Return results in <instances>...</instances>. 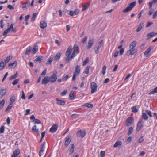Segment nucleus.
Masks as SVG:
<instances>
[{"label": "nucleus", "mask_w": 157, "mask_h": 157, "mask_svg": "<svg viewBox=\"0 0 157 157\" xmlns=\"http://www.w3.org/2000/svg\"><path fill=\"white\" fill-rule=\"evenodd\" d=\"M72 51V47L69 46L67 48L66 52V55L67 56L65 59V63H67L71 59V56L70 57V54Z\"/></svg>", "instance_id": "1"}, {"label": "nucleus", "mask_w": 157, "mask_h": 157, "mask_svg": "<svg viewBox=\"0 0 157 157\" xmlns=\"http://www.w3.org/2000/svg\"><path fill=\"white\" fill-rule=\"evenodd\" d=\"M74 50L72 53L71 56V60L73 58L76 56V55L78 53L79 50V47L78 45H75L73 48Z\"/></svg>", "instance_id": "2"}, {"label": "nucleus", "mask_w": 157, "mask_h": 157, "mask_svg": "<svg viewBox=\"0 0 157 157\" xmlns=\"http://www.w3.org/2000/svg\"><path fill=\"white\" fill-rule=\"evenodd\" d=\"M136 2H134L130 3L129 6L124 10L123 12L126 13L130 11L135 6Z\"/></svg>", "instance_id": "3"}, {"label": "nucleus", "mask_w": 157, "mask_h": 157, "mask_svg": "<svg viewBox=\"0 0 157 157\" xmlns=\"http://www.w3.org/2000/svg\"><path fill=\"white\" fill-rule=\"evenodd\" d=\"M136 2H134L130 3L129 6L124 10L123 12L126 13L130 11L135 6Z\"/></svg>", "instance_id": "4"}, {"label": "nucleus", "mask_w": 157, "mask_h": 157, "mask_svg": "<svg viewBox=\"0 0 157 157\" xmlns=\"http://www.w3.org/2000/svg\"><path fill=\"white\" fill-rule=\"evenodd\" d=\"M57 73L56 71H55L53 74L49 77V80L51 83H53L56 81L57 79V76L56 74Z\"/></svg>", "instance_id": "5"}, {"label": "nucleus", "mask_w": 157, "mask_h": 157, "mask_svg": "<svg viewBox=\"0 0 157 157\" xmlns=\"http://www.w3.org/2000/svg\"><path fill=\"white\" fill-rule=\"evenodd\" d=\"M143 123L142 119H139L138 122L137 124L136 127V131H139L143 127Z\"/></svg>", "instance_id": "6"}, {"label": "nucleus", "mask_w": 157, "mask_h": 157, "mask_svg": "<svg viewBox=\"0 0 157 157\" xmlns=\"http://www.w3.org/2000/svg\"><path fill=\"white\" fill-rule=\"evenodd\" d=\"M86 132L85 131L79 130L76 133V135L78 137H83L86 135Z\"/></svg>", "instance_id": "7"}, {"label": "nucleus", "mask_w": 157, "mask_h": 157, "mask_svg": "<svg viewBox=\"0 0 157 157\" xmlns=\"http://www.w3.org/2000/svg\"><path fill=\"white\" fill-rule=\"evenodd\" d=\"M91 93H93L95 92L97 89V85L94 82H92L91 84Z\"/></svg>", "instance_id": "8"}, {"label": "nucleus", "mask_w": 157, "mask_h": 157, "mask_svg": "<svg viewBox=\"0 0 157 157\" xmlns=\"http://www.w3.org/2000/svg\"><path fill=\"white\" fill-rule=\"evenodd\" d=\"M6 89L3 88H1L0 90V98H2L4 96L6 92Z\"/></svg>", "instance_id": "9"}, {"label": "nucleus", "mask_w": 157, "mask_h": 157, "mask_svg": "<svg viewBox=\"0 0 157 157\" xmlns=\"http://www.w3.org/2000/svg\"><path fill=\"white\" fill-rule=\"evenodd\" d=\"M58 126L56 124L53 125L50 129V131L51 133H54L56 131L57 129Z\"/></svg>", "instance_id": "10"}, {"label": "nucleus", "mask_w": 157, "mask_h": 157, "mask_svg": "<svg viewBox=\"0 0 157 157\" xmlns=\"http://www.w3.org/2000/svg\"><path fill=\"white\" fill-rule=\"evenodd\" d=\"M71 141V138L69 136H68L65 138V140L64 143V145L65 146H67L70 143Z\"/></svg>", "instance_id": "11"}, {"label": "nucleus", "mask_w": 157, "mask_h": 157, "mask_svg": "<svg viewBox=\"0 0 157 157\" xmlns=\"http://www.w3.org/2000/svg\"><path fill=\"white\" fill-rule=\"evenodd\" d=\"M157 35V33H156L154 32H152L149 33L147 35V40H148V39L151 38V37L155 36V35Z\"/></svg>", "instance_id": "12"}, {"label": "nucleus", "mask_w": 157, "mask_h": 157, "mask_svg": "<svg viewBox=\"0 0 157 157\" xmlns=\"http://www.w3.org/2000/svg\"><path fill=\"white\" fill-rule=\"evenodd\" d=\"M56 100L57 101L56 104L57 105H63L65 103V101L64 100L59 99L58 98H56Z\"/></svg>", "instance_id": "13"}, {"label": "nucleus", "mask_w": 157, "mask_h": 157, "mask_svg": "<svg viewBox=\"0 0 157 157\" xmlns=\"http://www.w3.org/2000/svg\"><path fill=\"white\" fill-rule=\"evenodd\" d=\"M133 120L130 117L128 118L126 120V125L127 126H130L132 123Z\"/></svg>", "instance_id": "14"}, {"label": "nucleus", "mask_w": 157, "mask_h": 157, "mask_svg": "<svg viewBox=\"0 0 157 157\" xmlns=\"http://www.w3.org/2000/svg\"><path fill=\"white\" fill-rule=\"evenodd\" d=\"M49 81H50L49 77L48 76H46L43 79L42 81V84H46Z\"/></svg>", "instance_id": "15"}, {"label": "nucleus", "mask_w": 157, "mask_h": 157, "mask_svg": "<svg viewBox=\"0 0 157 157\" xmlns=\"http://www.w3.org/2000/svg\"><path fill=\"white\" fill-rule=\"evenodd\" d=\"M40 25L41 28L44 29L47 27V23L44 21H42L40 22Z\"/></svg>", "instance_id": "16"}, {"label": "nucleus", "mask_w": 157, "mask_h": 157, "mask_svg": "<svg viewBox=\"0 0 157 157\" xmlns=\"http://www.w3.org/2000/svg\"><path fill=\"white\" fill-rule=\"evenodd\" d=\"M80 71V67L79 65H77L75 68V70L74 72V74L78 75Z\"/></svg>", "instance_id": "17"}, {"label": "nucleus", "mask_w": 157, "mask_h": 157, "mask_svg": "<svg viewBox=\"0 0 157 157\" xmlns=\"http://www.w3.org/2000/svg\"><path fill=\"white\" fill-rule=\"evenodd\" d=\"M136 52V51L134 49H130L127 52V54L128 56L133 55Z\"/></svg>", "instance_id": "18"}, {"label": "nucleus", "mask_w": 157, "mask_h": 157, "mask_svg": "<svg viewBox=\"0 0 157 157\" xmlns=\"http://www.w3.org/2000/svg\"><path fill=\"white\" fill-rule=\"evenodd\" d=\"M94 43V40L93 39L90 40L88 41V44L87 46V49H90L91 47Z\"/></svg>", "instance_id": "19"}, {"label": "nucleus", "mask_w": 157, "mask_h": 157, "mask_svg": "<svg viewBox=\"0 0 157 157\" xmlns=\"http://www.w3.org/2000/svg\"><path fill=\"white\" fill-rule=\"evenodd\" d=\"M30 2L29 1L22 4V8L24 10L27 8L29 6Z\"/></svg>", "instance_id": "20"}, {"label": "nucleus", "mask_w": 157, "mask_h": 157, "mask_svg": "<svg viewBox=\"0 0 157 157\" xmlns=\"http://www.w3.org/2000/svg\"><path fill=\"white\" fill-rule=\"evenodd\" d=\"M136 41H134L132 42L130 44V49H134V48L136 46Z\"/></svg>", "instance_id": "21"}, {"label": "nucleus", "mask_w": 157, "mask_h": 157, "mask_svg": "<svg viewBox=\"0 0 157 157\" xmlns=\"http://www.w3.org/2000/svg\"><path fill=\"white\" fill-rule=\"evenodd\" d=\"M90 2L87 3L86 4L82 5V11H83L87 9L90 6Z\"/></svg>", "instance_id": "22"}, {"label": "nucleus", "mask_w": 157, "mask_h": 157, "mask_svg": "<svg viewBox=\"0 0 157 157\" xmlns=\"http://www.w3.org/2000/svg\"><path fill=\"white\" fill-rule=\"evenodd\" d=\"M17 61H14L13 63H10L8 64L9 66H11L12 67H15L17 66Z\"/></svg>", "instance_id": "23"}, {"label": "nucleus", "mask_w": 157, "mask_h": 157, "mask_svg": "<svg viewBox=\"0 0 157 157\" xmlns=\"http://www.w3.org/2000/svg\"><path fill=\"white\" fill-rule=\"evenodd\" d=\"M6 65V64L4 63L3 61L1 62L0 63V71L2 70Z\"/></svg>", "instance_id": "24"}, {"label": "nucleus", "mask_w": 157, "mask_h": 157, "mask_svg": "<svg viewBox=\"0 0 157 157\" xmlns=\"http://www.w3.org/2000/svg\"><path fill=\"white\" fill-rule=\"evenodd\" d=\"M60 53L59 52H58L55 56L54 58V60L56 61L58 60L60 58Z\"/></svg>", "instance_id": "25"}, {"label": "nucleus", "mask_w": 157, "mask_h": 157, "mask_svg": "<svg viewBox=\"0 0 157 157\" xmlns=\"http://www.w3.org/2000/svg\"><path fill=\"white\" fill-rule=\"evenodd\" d=\"M20 153V151L19 150L17 149L14 151L13 155L17 157L19 154Z\"/></svg>", "instance_id": "26"}, {"label": "nucleus", "mask_w": 157, "mask_h": 157, "mask_svg": "<svg viewBox=\"0 0 157 157\" xmlns=\"http://www.w3.org/2000/svg\"><path fill=\"white\" fill-rule=\"evenodd\" d=\"M38 50V47L37 45H35L32 49V51L33 54H35Z\"/></svg>", "instance_id": "27"}, {"label": "nucleus", "mask_w": 157, "mask_h": 157, "mask_svg": "<svg viewBox=\"0 0 157 157\" xmlns=\"http://www.w3.org/2000/svg\"><path fill=\"white\" fill-rule=\"evenodd\" d=\"M122 144V142L121 141H117L114 144L113 147L116 148L119 146H121Z\"/></svg>", "instance_id": "28"}, {"label": "nucleus", "mask_w": 157, "mask_h": 157, "mask_svg": "<svg viewBox=\"0 0 157 157\" xmlns=\"http://www.w3.org/2000/svg\"><path fill=\"white\" fill-rule=\"evenodd\" d=\"M151 49V47H149L148 48L145 52L144 54V56H145L148 55L150 52Z\"/></svg>", "instance_id": "29"}, {"label": "nucleus", "mask_w": 157, "mask_h": 157, "mask_svg": "<svg viewBox=\"0 0 157 157\" xmlns=\"http://www.w3.org/2000/svg\"><path fill=\"white\" fill-rule=\"evenodd\" d=\"M142 118L146 121L148 119V117L145 113H143L142 114Z\"/></svg>", "instance_id": "30"}, {"label": "nucleus", "mask_w": 157, "mask_h": 157, "mask_svg": "<svg viewBox=\"0 0 157 157\" xmlns=\"http://www.w3.org/2000/svg\"><path fill=\"white\" fill-rule=\"evenodd\" d=\"M15 97L14 96H12L10 98V105H12L15 101Z\"/></svg>", "instance_id": "31"}, {"label": "nucleus", "mask_w": 157, "mask_h": 157, "mask_svg": "<svg viewBox=\"0 0 157 157\" xmlns=\"http://www.w3.org/2000/svg\"><path fill=\"white\" fill-rule=\"evenodd\" d=\"M144 26V24L141 23L140 24L139 26L136 29V31L137 32H140L141 29Z\"/></svg>", "instance_id": "32"}, {"label": "nucleus", "mask_w": 157, "mask_h": 157, "mask_svg": "<svg viewBox=\"0 0 157 157\" xmlns=\"http://www.w3.org/2000/svg\"><path fill=\"white\" fill-rule=\"evenodd\" d=\"M12 58V57L10 56H7L4 60V63L6 65V63H8Z\"/></svg>", "instance_id": "33"}, {"label": "nucleus", "mask_w": 157, "mask_h": 157, "mask_svg": "<svg viewBox=\"0 0 157 157\" xmlns=\"http://www.w3.org/2000/svg\"><path fill=\"white\" fill-rule=\"evenodd\" d=\"M32 131L33 132L36 133L38 132V129L37 128L36 125H34L32 128Z\"/></svg>", "instance_id": "34"}, {"label": "nucleus", "mask_w": 157, "mask_h": 157, "mask_svg": "<svg viewBox=\"0 0 157 157\" xmlns=\"http://www.w3.org/2000/svg\"><path fill=\"white\" fill-rule=\"evenodd\" d=\"M5 103V100L3 99L0 101V109H2L4 107Z\"/></svg>", "instance_id": "35"}, {"label": "nucleus", "mask_w": 157, "mask_h": 157, "mask_svg": "<svg viewBox=\"0 0 157 157\" xmlns=\"http://www.w3.org/2000/svg\"><path fill=\"white\" fill-rule=\"evenodd\" d=\"M74 144H71V147L69 150V154H71L74 152Z\"/></svg>", "instance_id": "36"}, {"label": "nucleus", "mask_w": 157, "mask_h": 157, "mask_svg": "<svg viewBox=\"0 0 157 157\" xmlns=\"http://www.w3.org/2000/svg\"><path fill=\"white\" fill-rule=\"evenodd\" d=\"M31 49L32 48L30 46L27 48L26 50L25 54L26 55L29 54L30 53Z\"/></svg>", "instance_id": "37"}, {"label": "nucleus", "mask_w": 157, "mask_h": 157, "mask_svg": "<svg viewBox=\"0 0 157 157\" xmlns=\"http://www.w3.org/2000/svg\"><path fill=\"white\" fill-rule=\"evenodd\" d=\"M42 58V56H41V57H38L34 61L35 63H36L38 62H41Z\"/></svg>", "instance_id": "38"}, {"label": "nucleus", "mask_w": 157, "mask_h": 157, "mask_svg": "<svg viewBox=\"0 0 157 157\" xmlns=\"http://www.w3.org/2000/svg\"><path fill=\"white\" fill-rule=\"evenodd\" d=\"M37 13H34L33 14L31 19V21L32 22H33L35 21V19L37 16Z\"/></svg>", "instance_id": "39"}, {"label": "nucleus", "mask_w": 157, "mask_h": 157, "mask_svg": "<svg viewBox=\"0 0 157 157\" xmlns=\"http://www.w3.org/2000/svg\"><path fill=\"white\" fill-rule=\"evenodd\" d=\"M157 93V87L154 88L152 91L149 92V95H151L152 94L156 93Z\"/></svg>", "instance_id": "40"}, {"label": "nucleus", "mask_w": 157, "mask_h": 157, "mask_svg": "<svg viewBox=\"0 0 157 157\" xmlns=\"http://www.w3.org/2000/svg\"><path fill=\"white\" fill-rule=\"evenodd\" d=\"M69 97L70 98V99L72 100L74 99V92L73 91H71L69 94Z\"/></svg>", "instance_id": "41"}, {"label": "nucleus", "mask_w": 157, "mask_h": 157, "mask_svg": "<svg viewBox=\"0 0 157 157\" xmlns=\"http://www.w3.org/2000/svg\"><path fill=\"white\" fill-rule=\"evenodd\" d=\"M84 106L90 108H92L93 107V105L92 104L88 103H86L84 105Z\"/></svg>", "instance_id": "42"}, {"label": "nucleus", "mask_w": 157, "mask_h": 157, "mask_svg": "<svg viewBox=\"0 0 157 157\" xmlns=\"http://www.w3.org/2000/svg\"><path fill=\"white\" fill-rule=\"evenodd\" d=\"M17 73L16 72L14 75H12L10 78V80H11L12 79H14L17 76Z\"/></svg>", "instance_id": "43"}, {"label": "nucleus", "mask_w": 157, "mask_h": 157, "mask_svg": "<svg viewBox=\"0 0 157 157\" xmlns=\"http://www.w3.org/2000/svg\"><path fill=\"white\" fill-rule=\"evenodd\" d=\"M89 61V58L87 57L83 62V66L85 65Z\"/></svg>", "instance_id": "44"}, {"label": "nucleus", "mask_w": 157, "mask_h": 157, "mask_svg": "<svg viewBox=\"0 0 157 157\" xmlns=\"http://www.w3.org/2000/svg\"><path fill=\"white\" fill-rule=\"evenodd\" d=\"M44 148L43 147H41L40 151L39 153V155L40 157H41L42 153H43V152L44 150Z\"/></svg>", "instance_id": "45"}, {"label": "nucleus", "mask_w": 157, "mask_h": 157, "mask_svg": "<svg viewBox=\"0 0 157 157\" xmlns=\"http://www.w3.org/2000/svg\"><path fill=\"white\" fill-rule=\"evenodd\" d=\"M132 111L134 113H136L138 111V110L136 109V106H133L132 107Z\"/></svg>", "instance_id": "46"}, {"label": "nucleus", "mask_w": 157, "mask_h": 157, "mask_svg": "<svg viewBox=\"0 0 157 157\" xmlns=\"http://www.w3.org/2000/svg\"><path fill=\"white\" fill-rule=\"evenodd\" d=\"M107 67L105 66H104L103 67L102 69V74L103 75H105V71Z\"/></svg>", "instance_id": "47"}, {"label": "nucleus", "mask_w": 157, "mask_h": 157, "mask_svg": "<svg viewBox=\"0 0 157 157\" xmlns=\"http://www.w3.org/2000/svg\"><path fill=\"white\" fill-rule=\"evenodd\" d=\"M133 131V128L132 127H130L129 128L128 132V135H130L131 134Z\"/></svg>", "instance_id": "48"}, {"label": "nucleus", "mask_w": 157, "mask_h": 157, "mask_svg": "<svg viewBox=\"0 0 157 157\" xmlns=\"http://www.w3.org/2000/svg\"><path fill=\"white\" fill-rule=\"evenodd\" d=\"M5 129V127L4 126H2L0 128V133H3Z\"/></svg>", "instance_id": "49"}, {"label": "nucleus", "mask_w": 157, "mask_h": 157, "mask_svg": "<svg viewBox=\"0 0 157 157\" xmlns=\"http://www.w3.org/2000/svg\"><path fill=\"white\" fill-rule=\"evenodd\" d=\"M53 60V59L52 58H50L48 60L46 63V64L47 65H49L50 64Z\"/></svg>", "instance_id": "50"}, {"label": "nucleus", "mask_w": 157, "mask_h": 157, "mask_svg": "<svg viewBox=\"0 0 157 157\" xmlns=\"http://www.w3.org/2000/svg\"><path fill=\"white\" fill-rule=\"evenodd\" d=\"M10 105V104H9V105H8L5 111L6 112H7L8 111H9L10 109H11L12 106L11 105Z\"/></svg>", "instance_id": "51"}, {"label": "nucleus", "mask_w": 157, "mask_h": 157, "mask_svg": "<svg viewBox=\"0 0 157 157\" xmlns=\"http://www.w3.org/2000/svg\"><path fill=\"white\" fill-rule=\"evenodd\" d=\"M90 66H87L85 68V73L88 74L89 73V70L90 69Z\"/></svg>", "instance_id": "52"}, {"label": "nucleus", "mask_w": 157, "mask_h": 157, "mask_svg": "<svg viewBox=\"0 0 157 157\" xmlns=\"http://www.w3.org/2000/svg\"><path fill=\"white\" fill-rule=\"evenodd\" d=\"M19 79H17L14 80L12 82V84L14 85L17 84L18 82Z\"/></svg>", "instance_id": "53"}, {"label": "nucleus", "mask_w": 157, "mask_h": 157, "mask_svg": "<svg viewBox=\"0 0 157 157\" xmlns=\"http://www.w3.org/2000/svg\"><path fill=\"white\" fill-rule=\"evenodd\" d=\"M147 114L150 117H152V114H151V113L150 110H147L146 111Z\"/></svg>", "instance_id": "54"}, {"label": "nucleus", "mask_w": 157, "mask_h": 157, "mask_svg": "<svg viewBox=\"0 0 157 157\" xmlns=\"http://www.w3.org/2000/svg\"><path fill=\"white\" fill-rule=\"evenodd\" d=\"M33 121L36 124H40L41 123V121L39 119H35L33 120Z\"/></svg>", "instance_id": "55"}, {"label": "nucleus", "mask_w": 157, "mask_h": 157, "mask_svg": "<svg viewBox=\"0 0 157 157\" xmlns=\"http://www.w3.org/2000/svg\"><path fill=\"white\" fill-rule=\"evenodd\" d=\"M46 72H47L46 69H44L43 71L41 73V76H43L44 77L46 75Z\"/></svg>", "instance_id": "56"}, {"label": "nucleus", "mask_w": 157, "mask_h": 157, "mask_svg": "<svg viewBox=\"0 0 157 157\" xmlns=\"http://www.w3.org/2000/svg\"><path fill=\"white\" fill-rule=\"evenodd\" d=\"M67 90H64L63 92H62L61 93V96H63L67 94Z\"/></svg>", "instance_id": "57"}, {"label": "nucleus", "mask_w": 157, "mask_h": 157, "mask_svg": "<svg viewBox=\"0 0 157 157\" xmlns=\"http://www.w3.org/2000/svg\"><path fill=\"white\" fill-rule=\"evenodd\" d=\"M8 32H9L7 29L5 30L3 33V35L6 36L7 35V34L8 33Z\"/></svg>", "instance_id": "58"}, {"label": "nucleus", "mask_w": 157, "mask_h": 157, "mask_svg": "<svg viewBox=\"0 0 157 157\" xmlns=\"http://www.w3.org/2000/svg\"><path fill=\"white\" fill-rule=\"evenodd\" d=\"M87 36H85L84 38H83V39L82 40V42L84 43H85V42H86V40H87Z\"/></svg>", "instance_id": "59"}, {"label": "nucleus", "mask_w": 157, "mask_h": 157, "mask_svg": "<svg viewBox=\"0 0 157 157\" xmlns=\"http://www.w3.org/2000/svg\"><path fill=\"white\" fill-rule=\"evenodd\" d=\"M7 7L10 10H12L14 9V7L10 5H8Z\"/></svg>", "instance_id": "60"}, {"label": "nucleus", "mask_w": 157, "mask_h": 157, "mask_svg": "<svg viewBox=\"0 0 157 157\" xmlns=\"http://www.w3.org/2000/svg\"><path fill=\"white\" fill-rule=\"evenodd\" d=\"M100 155L101 157H104L105 155V151H101L100 152Z\"/></svg>", "instance_id": "61"}, {"label": "nucleus", "mask_w": 157, "mask_h": 157, "mask_svg": "<svg viewBox=\"0 0 157 157\" xmlns=\"http://www.w3.org/2000/svg\"><path fill=\"white\" fill-rule=\"evenodd\" d=\"M157 16V10L153 14L152 18L155 19L156 18Z\"/></svg>", "instance_id": "62"}, {"label": "nucleus", "mask_w": 157, "mask_h": 157, "mask_svg": "<svg viewBox=\"0 0 157 157\" xmlns=\"http://www.w3.org/2000/svg\"><path fill=\"white\" fill-rule=\"evenodd\" d=\"M124 52V48H122L120 50V53L121 55L123 54Z\"/></svg>", "instance_id": "63"}, {"label": "nucleus", "mask_w": 157, "mask_h": 157, "mask_svg": "<svg viewBox=\"0 0 157 157\" xmlns=\"http://www.w3.org/2000/svg\"><path fill=\"white\" fill-rule=\"evenodd\" d=\"M79 12V10L78 9H76L74 11L75 14L76 15Z\"/></svg>", "instance_id": "64"}]
</instances>
